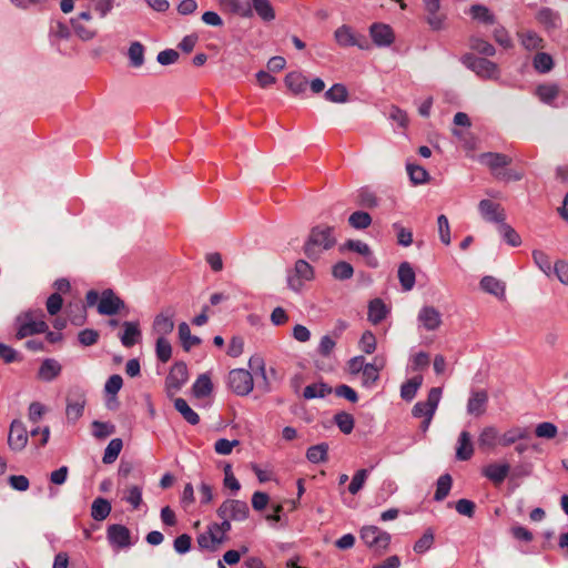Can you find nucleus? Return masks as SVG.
Returning <instances> with one entry per match:
<instances>
[{
    "instance_id": "obj_55",
    "label": "nucleus",
    "mask_w": 568,
    "mask_h": 568,
    "mask_svg": "<svg viewBox=\"0 0 568 568\" xmlns=\"http://www.w3.org/2000/svg\"><path fill=\"white\" fill-rule=\"evenodd\" d=\"M452 487V477L449 475H443L437 480V488L435 493L436 500H443L447 497Z\"/></svg>"
},
{
    "instance_id": "obj_19",
    "label": "nucleus",
    "mask_w": 568,
    "mask_h": 568,
    "mask_svg": "<svg viewBox=\"0 0 568 568\" xmlns=\"http://www.w3.org/2000/svg\"><path fill=\"white\" fill-rule=\"evenodd\" d=\"M488 394L486 390L473 392L468 403L467 410L470 415L480 416L486 412Z\"/></svg>"
},
{
    "instance_id": "obj_24",
    "label": "nucleus",
    "mask_w": 568,
    "mask_h": 568,
    "mask_svg": "<svg viewBox=\"0 0 568 568\" xmlns=\"http://www.w3.org/2000/svg\"><path fill=\"white\" fill-rule=\"evenodd\" d=\"M474 454L470 435L468 432H462L458 438V446L456 449V457L459 460H468Z\"/></svg>"
},
{
    "instance_id": "obj_30",
    "label": "nucleus",
    "mask_w": 568,
    "mask_h": 568,
    "mask_svg": "<svg viewBox=\"0 0 568 568\" xmlns=\"http://www.w3.org/2000/svg\"><path fill=\"white\" fill-rule=\"evenodd\" d=\"M478 443L480 447L495 448L497 445H499V434L496 428L486 427L480 433Z\"/></svg>"
},
{
    "instance_id": "obj_39",
    "label": "nucleus",
    "mask_w": 568,
    "mask_h": 568,
    "mask_svg": "<svg viewBox=\"0 0 568 568\" xmlns=\"http://www.w3.org/2000/svg\"><path fill=\"white\" fill-rule=\"evenodd\" d=\"M84 406L85 400L82 397L77 400H70L65 409L68 420L77 422L82 416Z\"/></svg>"
},
{
    "instance_id": "obj_38",
    "label": "nucleus",
    "mask_w": 568,
    "mask_h": 568,
    "mask_svg": "<svg viewBox=\"0 0 568 568\" xmlns=\"http://www.w3.org/2000/svg\"><path fill=\"white\" fill-rule=\"evenodd\" d=\"M220 7L230 13H236L242 17H251L252 11L250 8H243L239 0H219Z\"/></svg>"
},
{
    "instance_id": "obj_25",
    "label": "nucleus",
    "mask_w": 568,
    "mask_h": 568,
    "mask_svg": "<svg viewBox=\"0 0 568 568\" xmlns=\"http://www.w3.org/2000/svg\"><path fill=\"white\" fill-rule=\"evenodd\" d=\"M193 394L197 398L210 395L213 390V384L209 374L200 375L193 384Z\"/></svg>"
},
{
    "instance_id": "obj_36",
    "label": "nucleus",
    "mask_w": 568,
    "mask_h": 568,
    "mask_svg": "<svg viewBox=\"0 0 568 568\" xmlns=\"http://www.w3.org/2000/svg\"><path fill=\"white\" fill-rule=\"evenodd\" d=\"M376 347H377V339H376L375 334L371 331H365L358 341V348L363 353L371 355L376 351Z\"/></svg>"
},
{
    "instance_id": "obj_56",
    "label": "nucleus",
    "mask_w": 568,
    "mask_h": 568,
    "mask_svg": "<svg viewBox=\"0 0 568 568\" xmlns=\"http://www.w3.org/2000/svg\"><path fill=\"white\" fill-rule=\"evenodd\" d=\"M124 499L136 509L142 503V488L135 485L129 486L124 490Z\"/></svg>"
},
{
    "instance_id": "obj_2",
    "label": "nucleus",
    "mask_w": 568,
    "mask_h": 568,
    "mask_svg": "<svg viewBox=\"0 0 568 568\" xmlns=\"http://www.w3.org/2000/svg\"><path fill=\"white\" fill-rule=\"evenodd\" d=\"M17 339H23L34 334L44 333L48 329V325L43 320V314L37 311H28L21 313L16 318Z\"/></svg>"
},
{
    "instance_id": "obj_1",
    "label": "nucleus",
    "mask_w": 568,
    "mask_h": 568,
    "mask_svg": "<svg viewBox=\"0 0 568 568\" xmlns=\"http://www.w3.org/2000/svg\"><path fill=\"white\" fill-rule=\"evenodd\" d=\"M335 244L334 229L327 225H317L311 230L303 251L308 258L316 261L325 251L334 247Z\"/></svg>"
},
{
    "instance_id": "obj_37",
    "label": "nucleus",
    "mask_w": 568,
    "mask_h": 568,
    "mask_svg": "<svg viewBox=\"0 0 568 568\" xmlns=\"http://www.w3.org/2000/svg\"><path fill=\"white\" fill-rule=\"evenodd\" d=\"M331 393V388L323 383H314L304 388L303 396L306 399L322 398Z\"/></svg>"
},
{
    "instance_id": "obj_3",
    "label": "nucleus",
    "mask_w": 568,
    "mask_h": 568,
    "mask_svg": "<svg viewBox=\"0 0 568 568\" xmlns=\"http://www.w3.org/2000/svg\"><path fill=\"white\" fill-rule=\"evenodd\" d=\"M316 277L314 267L305 260H297L287 275V286L290 290L302 292L308 283Z\"/></svg>"
},
{
    "instance_id": "obj_54",
    "label": "nucleus",
    "mask_w": 568,
    "mask_h": 568,
    "mask_svg": "<svg viewBox=\"0 0 568 568\" xmlns=\"http://www.w3.org/2000/svg\"><path fill=\"white\" fill-rule=\"evenodd\" d=\"M129 58L134 67H141L144 62V47L140 42H132L129 48Z\"/></svg>"
},
{
    "instance_id": "obj_7",
    "label": "nucleus",
    "mask_w": 568,
    "mask_h": 568,
    "mask_svg": "<svg viewBox=\"0 0 568 568\" xmlns=\"http://www.w3.org/2000/svg\"><path fill=\"white\" fill-rule=\"evenodd\" d=\"M248 511L246 503L236 499H229L221 504L217 509V516L221 519L242 521L247 518Z\"/></svg>"
},
{
    "instance_id": "obj_35",
    "label": "nucleus",
    "mask_w": 568,
    "mask_h": 568,
    "mask_svg": "<svg viewBox=\"0 0 568 568\" xmlns=\"http://www.w3.org/2000/svg\"><path fill=\"white\" fill-rule=\"evenodd\" d=\"M111 511V505L106 499L103 498H97L91 508V516L95 520H103L105 519Z\"/></svg>"
},
{
    "instance_id": "obj_45",
    "label": "nucleus",
    "mask_w": 568,
    "mask_h": 568,
    "mask_svg": "<svg viewBox=\"0 0 568 568\" xmlns=\"http://www.w3.org/2000/svg\"><path fill=\"white\" fill-rule=\"evenodd\" d=\"M325 98L335 103H343L347 100V90L343 84H334L325 92Z\"/></svg>"
},
{
    "instance_id": "obj_28",
    "label": "nucleus",
    "mask_w": 568,
    "mask_h": 568,
    "mask_svg": "<svg viewBox=\"0 0 568 568\" xmlns=\"http://www.w3.org/2000/svg\"><path fill=\"white\" fill-rule=\"evenodd\" d=\"M423 384V376L417 375L405 382L400 387V396L405 400H412Z\"/></svg>"
},
{
    "instance_id": "obj_53",
    "label": "nucleus",
    "mask_w": 568,
    "mask_h": 568,
    "mask_svg": "<svg viewBox=\"0 0 568 568\" xmlns=\"http://www.w3.org/2000/svg\"><path fill=\"white\" fill-rule=\"evenodd\" d=\"M425 4V9L428 12V22L434 28L440 27V20L436 16L439 10V0H423Z\"/></svg>"
},
{
    "instance_id": "obj_14",
    "label": "nucleus",
    "mask_w": 568,
    "mask_h": 568,
    "mask_svg": "<svg viewBox=\"0 0 568 568\" xmlns=\"http://www.w3.org/2000/svg\"><path fill=\"white\" fill-rule=\"evenodd\" d=\"M108 539L116 548H128L132 545L131 532L122 525L110 526L108 528Z\"/></svg>"
},
{
    "instance_id": "obj_47",
    "label": "nucleus",
    "mask_w": 568,
    "mask_h": 568,
    "mask_svg": "<svg viewBox=\"0 0 568 568\" xmlns=\"http://www.w3.org/2000/svg\"><path fill=\"white\" fill-rule=\"evenodd\" d=\"M407 172L414 184H423L428 181V172L419 165L407 164Z\"/></svg>"
},
{
    "instance_id": "obj_46",
    "label": "nucleus",
    "mask_w": 568,
    "mask_h": 568,
    "mask_svg": "<svg viewBox=\"0 0 568 568\" xmlns=\"http://www.w3.org/2000/svg\"><path fill=\"white\" fill-rule=\"evenodd\" d=\"M558 92L559 90L556 84H542L536 91L538 98L546 103L552 102L557 98Z\"/></svg>"
},
{
    "instance_id": "obj_13",
    "label": "nucleus",
    "mask_w": 568,
    "mask_h": 568,
    "mask_svg": "<svg viewBox=\"0 0 568 568\" xmlns=\"http://www.w3.org/2000/svg\"><path fill=\"white\" fill-rule=\"evenodd\" d=\"M196 541L202 549L216 550L225 539L221 532L217 531V524H212L207 527L206 531L199 535Z\"/></svg>"
},
{
    "instance_id": "obj_21",
    "label": "nucleus",
    "mask_w": 568,
    "mask_h": 568,
    "mask_svg": "<svg viewBox=\"0 0 568 568\" xmlns=\"http://www.w3.org/2000/svg\"><path fill=\"white\" fill-rule=\"evenodd\" d=\"M387 314H388V308L382 300L375 298L369 303L368 321L372 324L377 325L387 316Z\"/></svg>"
},
{
    "instance_id": "obj_17",
    "label": "nucleus",
    "mask_w": 568,
    "mask_h": 568,
    "mask_svg": "<svg viewBox=\"0 0 568 568\" xmlns=\"http://www.w3.org/2000/svg\"><path fill=\"white\" fill-rule=\"evenodd\" d=\"M418 322L426 331H436L442 325V315L433 306H425L418 313Z\"/></svg>"
},
{
    "instance_id": "obj_15",
    "label": "nucleus",
    "mask_w": 568,
    "mask_h": 568,
    "mask_svg": "<svg viewBox=\"0 0 568 568\" xmlns=\"http://www.w3.org/2000/svg\"><path fill=\"white\" fill-rule=\"evenodd\" d=\"M334 39H335L336 43L342 48H347V47L363 48V45L359 43L358 34L351 26H347V24H343L335 30Z\"/></svg>"
},
{
    "instance_id": "obj_31",
    "label": "nucleus",
    "mask_w": 568,
    "mask_h": 568,
    "mask_svg": "<svg viewBox=\"0 0 568 568\" xmlns=\"http://www.w3.org/2000/svg\"><path fill=\"white\" fill-rule=\"evenodd\" d=\"M328 454V445L326 443H321L314 446H311L306 450V458L313 463L318 464L326 462Z\"/></svg>"
},
{
    "instance_id": "obj_11",
    "label": "nucleus",
    "mask_w": 568,
    "mask_h": 568,
    "mask_svg": "<svg viewBox=\"0 0 568 568\" xmlns=\"http://www.w3.org/2000/svg\"><path fill=\"white\" fill-rule=\"evenodd\" d=\"M478 210L486 221L503 223L506 219L503 206L491 200H481L478 204Z\"/></svg>"
},
{
    "instance_id": "obj_58",
    "label": "nucleus",
    "mask_w": 568,
    "mask_h": 568,
    "mask_svg": "<svg viewBox=\"0 0 568 568\" xmlns=\"http://www.w3.org/2000/svg\"><path fill=\"white\" fill-rule=\"evenodd\" d=\"M156 355L162 363H166L172 355L171 344L164 337H158L156 341Z\"/></svg>"
},
{
    "instance_id": "obj_50",
    "label": "nucleus",
    "mask_w": 568,
    "mask_h": 568,
    "mask_svg": "<svg viewBox=\"0 0 568 568\" xmlns=\"http://www.w3.org/2000/svg\"><path fill=\"white\" fill-rule=\"evenodd\" d=\"M71 23L75 34L84 41L93 39L97 34V30L94 28L83 24L79 20H72Z\"/></svg>"
},
{
    "instance_id": "obj_22",
    "label": "nucleus",
    "mask_w": 568,
    "mask_h": 568,
    "mask_svg": "<svg viewBox=\"0 0 568 568\" xmlns=\"http://www.w3.org/2000/svg\"><path fill=\"white\" fill-rule=\"evenodd\" d=\"M123 334L121 335V342L125 347H131L139 342L141 332L139 325L133 322H125L123 324Z\"/></svg>"
},
{
    "instance_id": "obj_60",
    "label": "nucleus",
    "mask_w": 568,
    "mask_h": 568,
    "mask_svg": "<svg viewBox=\"0 0 568 568\" xmlns=\"http://www.w3.org/2000/svg\"><path fill=\"white\" fill-rule=\"evenodd\" d=\"M437 225H438V233H439V236H440V241L445 245H449L450 242H452V239H450V226H449V222H448V219L446 217V215L442 214V215L438 216Z\"/></svg>"
},
{
    "instance_id": "obj_12",
    "label": "nucleus",
    "mask_w": 568,
    "mask_h": 568,
    "mask_svg": "<svg viewBox=\"0 0 568 568\" xmlns=\"http://www.w3.org/2000/svg\"><path fill=\"white\" fill-rule=\"evenodd\" d=\"M386 365V358L383 356L375 357L372 363H367L362 373V385L364 387L374 386L379 379V373Z\"/></svg>"
},
{
    "instance_id": "obj_40",
    "label": "nucleus",
    "mask_w": 568,
    "mask_h": 568,
    "mask_svg": "<svg viewBox=\"0 0 568 568\" xmlns=\"http://www.w3.org/2000/svg\"><path fill=\"white\" fill-rule=\"evenodd\" d=\"M480 287L485 292L494 294L496 296L503 295L505 291L503 283L493 276H485L480 281Z\"/></svg>"
},
{
    "instance_id": "obj_18",
    "label": "nucleus",
    "mask_w": 568,
    "mask_h": 568,
    "mask_svg": "<svg viewBox=\"0 0 568 568\" xmlns=\"http://www.w3.org/2000/svg\"><path fill=\"white\" fill-rule=\"evenodd\" d=\"M510 466L507 463H491L481 470L483 475L495 485H500L509 474Z\"/></svg>"
},
{
    "instance_id": "obj_16",
    "label": "nucleus",
    "mask_w": 568,
    "mask_h": 568,
    "mask_svg": "<svg viewBox=\"0 0 568 568\" xmlns=\"http://www.w3.org/2000/svg\"><path fill=\"white\" fill-rule=\"evenodd\" d=\"M123 306V302L112 291H104L99 300L98 311L103 315L116 314Z\"/></svg>"
},
{
    "instance_id": "obj_8",
    "label": "nucleus",
    "mask_w": 568,
    "mask_h": 568,
    "mask_svg": "<svg viewBox=\"0 0 568 568\" xmlns=\"http://www.w3.org/2000/svg\"><path fill=\"white\" fill-rule=\"evenodd\" d=\"M189 373L183 363L174 364L165 379V389L169 396L175 395L187 382Z\"/></svg>"
},
{
    "instance_id": "obj_41",
    "label": "nucleus",
    "mask_w": 568,
    "mask_h": 568,
    "mask_svg": "<svg viewBox=\"0 0 568 568\" xmlns=\"http://www.w3.org/2000/svg\"><path fill=\"white\" fill-rule=\"evenodd\" d=\"M122 447H123V444H122L121 439H119V438L112 439L105 448L104 456H103V463L104 464L114 463L115 459L118 458V456L120 455Z\"/></svg>"
},
{
    "instance_id": "obj_6",
    "label": "nucleus",
    "mask_w": 568,
    "mask_h": 568,
    "mask_svg": "<svg viewBox=\"0 0 568 568\" xmlns=\"http://www.w3.org/2000/svg\"><path fill=\"white\" fill-rule=\"evenodd\" d=\"M361 538L367 547L375 551L387 549L390 542V535L376 526H365L361 530Z\"/></svg>"
},
{
    "instance_id": "obj_29",
    "label": "nucleus",
    "mask_w": 568,
    "mask_h": 568,
    "mask_svg": "<svg viewBox=\"0 0 568 568\" xmlns=\"http://www.w3.org/2000/svg\"><path fill=\"white\" fill-rule=\"evenodd\" d=\"M252 6L262 20L272 21L275 19V11L270 0H252Z\"/></svg>"
},
{
    "instance_id": "obj_62",
    "label": "nucleus",
    "mask_w": 568,
    "mask_h": 568,
    "mask_svg": "<svg viewBox=\"0 0 568 568\" xmlns=\"http://www.w3.org/2000/svg\"><path fill=\"white\" fill-rule=\"evenodd\" d=\"M114 433V426L108 423L93 422L92 434L97 438H104Z\"/></svg>"
},
{
    "instance_id": "obj_59",
    "label": "nucleus",
    "mask_w": 568,
    "mask_h": 568,
    "mask_svg": "<svg viewBox=\"0 0 568 568\" xmlns=\"http://www.w3.org/2000/svg\"><path fill=\"white\" fill-rule=\"evenodd\" d=\"M239 445H240V442L236 439L229 440L226 438H221L215 442L214 450L219 455L226 456V455H230L233 452V449Z\"/></svg>"
},
{
    "instance_id": "obj_61",
    "label": "nucleus",
    "mask_w": 568,
    "mask_h": 568,
    "mask_svg": "<svg viewBox=\"0 0 568 568\" xmlns=\"http://www.w3.org/2000/svg\"><path fill=\"white\" fill-rule=\"evenodd\" d=\"M333 276L337 280H346L352 277L354 270L347 262H338L333 266Z\"/></svg>"
},
{
    "instance_id": "obj_32",
    "label": "nucleus",
    "mask_w": 568,
    "mask_h": 568,
    "mask_svg": "<svg viewBox=\"0 0 568 568\" xmlns=\"http://www.w3.org/2000/svg\"><path fill=\"white\" fill-rule=\"evenodd\" d=\"M174 407L187 423L192 425L199 424V415L187 405L183 398H176L174 400Z\"/></svg>"
},
{
    "instance_id": "obj_9",
    "label": "nucleus",
    "mask_w": 568,
    "mask_h": 568,
    "mask_svg": "<svg viewBox=\"0 0 568 568\" xmlns=\"http://www.w3.org/2000/svg\"><path fill=\"white\" fill-rule=\"evenodd\" d=\"M29 440L28 432L20 419H14L10 424L8 434V446L13 452H21L26 448Z\"/></svg>"
},
{
    "instance_id": "obj_4",
    "label": "nucleus",
    "mask_w": 568,
    "mask_h": 568,
    "mask_svg": "<svg viewBox=\"0 0 568 568\" xmlns=\"http://www.w3.org/2000/svg\"><path fill=\"white\" fill-rule=\"evenodd\" d=\"M442 398V388L440 387H433L427 396V399L425 402H418L413 407V415L417 418H425L424 422V428L426 429L430 420L437 409V406L439 404V400Z\"/></svg>"
},
{
    "instance_id": "obj_42",
    "label": "nucleus",
    "mask_w": 568,
    "mask_h": 568,
    "mask_svg": "<svg viewBox=\"0 0 568 568\" xmlns=\"http://www.w3.org/2000/svg\"><path fill=\"white\" fill-rule=\"evenodd\" d=\"M527 437V432L521 428H513L499 435V445L509 446L516 443L518 439Z\"/></svg>"
},
{
    "instance_id": "obj_5",
    "label": "nucleus",
    "mask_w": 568,
    "mask_h": 568,
    "mask_svg": "<svg viewBox=\"0 0 568 568\" xmlns=\"http://www.w3.org/2000/svg\"><path fill=\"white\" fill-rule=\"evenodd\" d=\"M229 388L239 396L248 395L254 388L251 373L243 368H235L227 374Z\"/></svg>"
},
{
    "instance_id": "obj_52",
    "label": "nucleus",
    "mask_w": 568,
    "mask_h": 568,
    "mask_svg": "<svg viewBox=\"0 0 568 568\" xmlns=\"http://www.w3.org/2000/svg\"><path fill=\"white\" fill-rule=\"evenodd\" d=\"M335 423L344 434H351L354 428V417L345 412L335 415Z\"/></svg>"
},
{
    "instance_id": "obj_26",
    "label": "nucleus",
    "mask_w": 568,
    "mask_h": 568,
    "mask_svg": "<svg viewBox=\"0 0 568 568\" xmlns=\"http://www.w3.org/2000/svg\"><path fill=\"white\" fill-rule=\"evenodd\" d=\"M480 162L490 168L491 170H497L504 168L510 163L508 156L498 153H485L480 156Z\"/></svg>"
},
{
    "instance_id": "obj_64",
    "label": "nucleus",
    "mask_w": 568,
    "mask_h": 568,
    "mask_svg": "<svg viewBox=\"0 0 568 568\" xmlns=\"http://www.w3.org/2000/svg\"><path fill=\"white\" fill-rule=\"evenodd\" d=\"M434 542V535L432 531H426L414 545V550L417 554L427 551Z\"/></svg>"
},
{
    "instance_id": "obj_27",
    "label": "nucleus",
    "mask_w": 568,
    "mask_h": 568,
    "mask_svg": "<svg viewBox=\"0 0 568 568\" xmlns=\"http://www.w3.org/2000/svg\"><path fill=\"white\" fill-rule=\"evenodd\" d=\"M398 278L404 291H410L415 285V272L408 263H402Z\"/></svg>"
},
{
    "instance_id": "obj_49",
    "label": "nucleus",
    "mask_w": 568,
    "mask_h": 568,
    "mask_svg": "<svg viewBox=\"0 0 568 568\" xmlns=\"http://www.w3.org/2000/svg\"><path fill=\"white\" fill-rule=\"evenodd\" d=\"M348 222H349L351 226H353L354 229L361 230V229H366L371 225L372 217L366 212L357 211V212H354L349 216Z\"/></svg>"
},
{
    "instance_id": "obj_23",
    "label": "nucleus",
    "mask_w": 568,
    "mask_h": 568,
    "mask_svg": "<svg viewBox=\"0 0 568 568\" xmlns=\"http://www.w3.org/2000/svg\"><path fill=\"white\" fill-rule=\"evenodd\" d=\"M285 84L293 94L303 93L307 85L306 78L300 72H291L285 77Z\"/></svg>"
},
{
    "instance_id": "obj_57",
    "label": "nucleus",
    "mask_w": 568,
    "mask_h": 568,
    "mask_svg": "<svg viewBox=\"0 0 568 568\" xmlns=\"http://www.w3.org/2000/svg\"><path fill=\"white\" fill-rule=\"evenodd\" d=\"M368 477V470L359 469L355 473L352 478V481L348 486V491L353 495L357 494L364 486L366 479Z\"/></svg>"
},
{
    "instance_id": "obj_34",
    "label": "nucleus",
    "mask_w": 568,
    "mask_h": 568,
    "mask_svg": "<svg viewBox=\"0 0 568 568\" xmlns=\"http://www.w3.org/2000/svg\"><path fill=\"white\" fill-rule=\"evenodd\" d=\"M173 326L174 324L171 316L165 314H159L153 323V329L159 335V337H164V335L171 333Z\"/></svg>"
},
{
    "instance_id": "obj_63",
    "label": "nucleus",
    "mask_w": 568,
    "mask_h": 568,
    "mask_svg": "<svg viewBox=\"0 0 568 568\" xmlns=\"http://www.w3.org/2000/svg\"><path fill=\"white\" fill-rule=\"evenodd\" d=\"M536 436L540 438H554L557 435V427L552 423H541L535 429Z\"/></svg>"
},
{
    "instance_id": "obj_51",
    "label": "nucleus",
    "mask_w": 568,
    "mask_h": 568,
    "mask_svg": "<svg viewBox=\"0 0 568 568\" xmlns=\"http://www.w3.org/2000/svg\"><path fill=\"white\" fill-rule=\"evenodd\" d=\"M520 41L527 50H537L542 44V39L531 31L520 33Z\"/></svg>"
},
{
    "instance_id": "obj_43",
    "label": "nucleus",
    "mask_w": 568,
    "mask_h": 568,
    "mask_svg": "<svg viewBox=\"0 0 568 568\" xmlns=\"http://www.w3.org/2000/svg\"><path fill=\"white\" fill-rule=\"evenodd\" d=\"M179 336L185 349H190L200 343L197 337L192 336L191 329L186 323H181L179 325Z\"/></svg>"
},
{
    "instance_id": "obj_33",
    "label": "nucleus",
    "mask_w": 568,
    "mask_h": 568,
    "mask_svg": "<svg viewBox=\"0 0 568 568\" xmlns=\"http://www.w3.org/2000/svg\"><path fill=\"white\" fill-rule=\"evenodd\" d=\"M499 234L503 240L510 246L517 247L521 244V237L517 233L515 229H513L509 224L501 223L498 226Z\"/></svg>"
},
{
    "instance_id": "obj_48",
    "label": "nucleus",
    "mask_w": 568,
    "mask_h": 568,
    "mask_svg": "<svg viewBox=\"0 0 568 568\" xmlns=\"http://www.w3.org/2000/svg\"><path fill=\"white\" fill-rule=\"evenodd\" d=\"M554 67L552 58L544 52L537 53L534 58V68L541 73L549 72Z\"/></svg>"
},
{
    "instance_id": "obj_44",
    "label": "nucleus",
    "mask_w": 568,
    "mask_h": 568,
    "mask_svg": "<svg viewBox=\"0 0 568 568\" xmlns=\"http://www.w3.org/2000/svg\"><path fill=\"white\" fill-rule=\"evenodd\" d=\"M469 13L471 18L475 20L481 21L487 24L494 23V16L485 6L475 4L470 8Z\"/></svg>"
},
{
    "instance_id": "obj_20",
    "label": "nucleus",
    "mask_w": 568,
    "mask_h": 568,
    "mask_svg": "<svg viewBox=\"0 0 568 568\" xmlns=\"http://www.w3.org/2000/svg\"><path fill=\"white\" fill-rule=\"evenodd\" d=\"M62 371V366L60 363L53 358H47L42 362L39 372L38 377L41 381L50 382L54 378H57Z\"/></svg>"
},
{
    "instance_id": "obj_10",
    "label": "nucleus",
    "mask_w": 568,
    "mask_h": 568,
    "mask_svg": "<svg viewBox=\"0 0 568 568\" xmlns=\"http://www.w3.org/2000/svg\"><path fill=\"white\" fill-rule=\"evenodd\" d=\"M369 36L377 47H389L395 41V33L390 26L382 22L369 27Z\"/></svg>"
}]
</instances>
